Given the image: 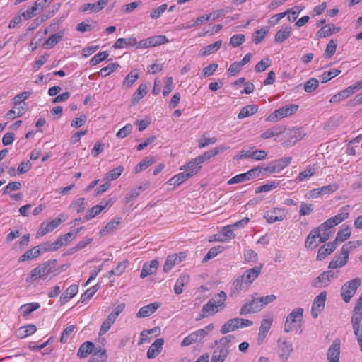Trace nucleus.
<instances>
[{
	"instance_id": "1",
	"label": "nucleus",
	"mask_w": 362,
	"mask_h": 362,
	"mask_svg": "<svg viewBox=\"0 0 362 362\" xmlns=\"http://www.w3.org/2000/svg\"><path fill=\"white\" fill-rule=\"evenodd\" d=\"M56 262L55 259H50L40 264L31 271L30 275L26 279V281H33L47 275L55 267Z\"/></svg>"
},
{
	"instance_id": "2",
	"label": "nucleus",
	"mask_w": 362,
	"mask_h": 362,
	"mask_svg": "<svg viewBox=\"0 0 362 362\" xmlns=\"http://www.w3.org/2000/svg\"><path fill=\"white\" fill-rule=\"evenodd\" d=\"M253 322L247 319L233 318L225 322L221 328V333L225 334L228 332L235 331L238 328H243L252 326Z\"/></svg>"
},
{
	"instance_id": "3",
	"label": "nucleus",
	"mask_w": 362,
	"mask_h": 362,
	"mask_svg": "<svg viewBox=\"0 0 362 362\" xmlns=\"http://www.w3.org/2000/svg\"><path fill=\"white\" fill-rule=\"evenodd\" d=\"M361 279L355 278L349 281L346 282L341 288V296L342 299L348 303L356 293L358 288L361 285Z\"/></svg>"
},
{
	"instance_id": "4",
	"label": "nucleus",
	"mask_w": 362,
	"mask_h": 362,
	"mask_svg": "<svg viewBox=\"0 0 362 362\" xmlns=\"http://www.w3.org/2000/svg\"><path fill=\"white\" fill-rule=\"evenodd\" d=\"M303 317V309L301 308H297L293 310V311L288 315L286 317L284 330L285 332L288 333L293 330L295 327L294 324L300 322Z\"/></svg>"
},
{
	"instance_id": "5",
	"label": "nucleus",
	"mask_w": 362,
	"mask_h": 362,
	"mask_svg": "<svg viewBox=\"0 0 362 362\" xmlns=\"http://www.w3.org/2000/svg\"><path fill=\"white\" fill-rule=\"evenodd\" d=\"M298 109V105L295 104H290L282 107L276 110H275L272 114H271L268 117V121H274V119H280L294 114Z\"/></svg>"
},
{
	"instance_id": "6",
	"label": "nucleus",
	"mask_w": 362,
	"mask_h": 362,
	"mask_svg": "<svg viewBox=\"0 0 362 362\" xmlns=\"http://www.w3.org/2000/svg\"><path fill=\"white\" fill-rule=\"evenodd\" d=\"M335 272L329 270L322 272L317 278L313 280L311 285L315 288L326 287L332 279L336 278Z\"/></svg>"
},
{
	"instance_id": "7",
	"label": "nucleus",
	"mask_w": 362,
	"mask_h": 362,
	"mask_svg": "<svg viewBox=\"0 0 362 362\" xmlns=\"http://www.w3.org/2000/svg\"><path fill=\"white\" fill-rule=\"evenodd\" d=\"M277 346L279 357L283 362L286 361L293 351L292 344L280 337L277 341Z\"/></svg>"
},
{
	"instance_id": "8",
	"label": "nucleus",
	"mask_w": 362,
	"mask_h": 362,
	"mask_svg": "<svg viewBox=\"0 0 362 362\" xmlns=\"http://www.w3.org/2000/svg\"><path fill=\"white\" fill-rule=\"evenodd\" d=\"M326 298L327 292L322 291L314 298L311 308V314L314 318H317L319 313L323 310Z\"/></svg>"
},
{
	"instance_id": "9",
	"label": "nucleus",
	"mask_w": 362,
	"mask_h": 362,
	"mask_svg": "<svg viewBox=\"0 0 362 362\" xmlns=\"http://www.w3.org/2000/svg\"><path fill=\"white\" fill-rule=\"evenodd\" d=\"M64 221L63 215H59L57 218H54L49 223H42L37 233V236H43L49 232L52 231L58 227L62 222Z\"/></svg>"
},
{
	"instance_id": "10",
	"label": "nucleus",
	"mask_w": 362,
	"mask_h": 362,
	"mask_svg": "<svg viewBox=\"0 0 362 362\" xmlns=\"http://www.w3.org/2000/svg\"><path fill=\"white\" fill-rule=\"evenodd\" d=\"M260 171L261 169L259 168H252L248 170L247 173H241L234 176L228 181V184L233 185L249 180L252 178L257 177L260 173Z\"/></svg>"
},
{
	"instance_id": "11",
	"label": "nucleus",
	"mask_w": 362,
	"mask_h": 362,
	"mask_svg": "<svg viewBox=\"0 0 362 362\" xmlns=\"http://www.w3.org/2000/svg\"><path fill=\"white\" fill-rule=\"evenodd\" d=\"M349 207V205H346L345 206H343L341 209V212L338 214L337 215L329 218L327 221L324 222L323 226L322 228L325 227H332L334 228L335 226L341 223L344 220L349 218V214L346 211L348 208Z\"/></svg>"
},
{
	"instance_id": "12",
	"label": "nucleus",
	"mask_w": 362,
	"mask_h": 362,
	"mask_svg": "<svg viewBox=\"0 0 362 362\" xmlns=\"http://www.w3.org/2000/svg\"><path fill=\"white\" fill-rule=\"evenodd\" d=\"M262 309V303L259 298H253L250 301L245 303L240 310V315H246L249 313H255Z\"/></svg>"
},
{
	"instance_id": "13",
	"label": "nucleus",
	"mask_w": 362,
	"mask_h": 362,
	"mask_svg": "<svg viewBox=\"0 0 362 362\" xmlns=\"http://www.w3.org/2000/svg\"><path fill=\"white\" fill-rule=\"evenodd\" d=\"M286 216L284 209L275 208L273 210L268 211L264 214V218L269 223L283 221Z\"/></svg>"
},
{
	"instance_id": "14",
	"label": "nucleus",
	"mask_w": 362,
	"mask_h": 362,
	"mask_svg": "<svg viewBox=\"0 0 362 362\" xmlns=\"http://www.w3.org/2000/svg\"><path fill=\"white\" fill-rule=\"evenodd\" d=\"M262 267L256 266L252 269L246 270L243 275L241 279L245 284V287L247 288L250 284L255 280L261 273Z\"/></svg>"
},
{
	"instance_id": "15",
	"label": "nucleus",
	"mask_w": 362,
	"mask_h": 362,
	"mask_svg": "<svg viewBox=\"0 0 362 362\" xmlns=\"http://www.w3.org/2000/svg\"><path fill=\"white\" fill-rule=\"evenodd\" d=\"M340 355V344L338 339L334 341L327 351L329 362H339Z\"/></svg>"
},
{
	"instance_id": "16",
	"label": "nucleus",
	"mask_w": 362,
	"mask_h": 362,
	"mask_svg": "<svg viewBox=\"0 0 362 362\" xmlns=\"http://www.w3.org/2000/svg\"><path fill=\"white\" fill-rule=\"evenodd\" d=\"M184 257L185 255L182 252L180 254V256H178L177 254L169 255L167 257L165 262L164 264L163 271L165 272H170L173 267L180 263L182 260V258Z\"/></svg>"
},
{
	"instance_id": "17",
	"label": "nucleus",
	"mask_w": 362,
	"mask_h": 362,
	"mask_svg": "<svg viewBox=\"0 0 362 362\" xmlns=\"http://www.w3.org/2000/svg\"><path fill=\"white\" fill-rule=\"evenodd\" d=\"M288 141L285 143L286 146L293 145L297 141L301 140L305 134L300 129H292L287 133Z\"/></svg>"
},
{
	"instance_id": "18",
	"label": "nucleus",
	"mask_w": 362,
	"mask_h": 362,
	"mask_svg": "<svg viewBox=\"0 0 362 362\" xmlns=\"http://www.w3.org/2000/svg\"><path fill=\"white\" fill-rule=\"evenodd\" d=\"M164 340L157 339L149 347L147 351V357L150 359L156 358L162 351Z\"/></svg>"
},
{
	"instance_id": "19",
	"label": "nucleus",
	"mask_w": 362,
	"mask_h": 362,
	"mask_svg": "<svg viewBox=\"0 0 362 362\" xmlns=\"http://www.w3.org/2000/svg\"><path fill=\"white\" fill-rule=\"evenodd\" d=\"M337 248V243L333 241L321 246L317 252V259L322 261L328 255L333 252Z\"/></svg>"
},
{
	"instance_id": "20",
	"label": "nucleus",
	"mask_w": 362,
	"mask_h": 362,
	"mask_svg": "<svg viewBox=\"0 0 362 362\" xmlns=\"http://www.w3.org/2000/svg\"><path fill=\"white\" fill-rule=\"evenodd\" d=\"M159 266V262L156 259H153L150 262V263L146 262L142 267L140 277L141 279H144L146 276L153 274L157 270Z\"/></svg>"
},
{
	"instance_id": "21",
	"label": "nucleus",
	"mask_w": 362,
	"mask_h": 362,
	"mask_svg": "<svg viewBox=\"0 0 362 362\" xmlns=\"http://www.w3.org/2000/svg\"><path fill=\"white\" fill-rule=\"evenodd\" d=\"M341 30V27H336L334 24H327L322 27L317 32V36L320 38H325L332 35L333 33Z\"/></svg>"
},
{
	"instance_id": "22",
	"label": "nucleus",
	"mask_w": 362,
	"mask_h": 362,
	"mask_svg": "<svg viewBox=\"0 0 362 362\" xmlns=\"http://www.w3.org/2000/svg\"><path fill=\"white\" fill-rule=\"evenodd\" d=\"M160 306V304L157 302L146 305L139 309L136 316L139 318L148 317L151 315Z\"/></svg>"
},
{
	"instance_id": "23",
	"label": "nucleus",
	"mask_w": 362,
	"mask_h": 362,
	"mask_svg": "<svg viewBox=\"0 0 362 362\" xmlns=\"http://www.w3.org/2000/svg\"><path fill=\"white\" fill-rule=\"evenodd\" d=\"M222 310L223 309H221L220 306H218L217 304L213 303L209 300L207 303L203 305L202 308L201 317L204 318L209 315H213Z\"/></svg>"
},
{
	"instance_id": "24",
	"label": "nucleus",
	"mask_w": 362,
	"mask_h": 362,
	"mask_svg": "<svg viewBox=\"0 0 362 362\" xmlns=\"http://www.w3.org/2000/svg\"><path fill=\"white\" fill-rule=\"evenodd\" d=\"M78 287L76 284L71 285L60 296V303L62 305L67 303L71 298L75 296L78 292Z\"/></svg>"
},
{
	"instance_id": "25",
	"label": "nucleus",
	"mask_w": 362,
	"mask_h": 362,
	"mask_svg": "<svg viewBox=\"0 0 362 362\" xmlns=\"http://www.w3.org/2000/svg\"><path fill=\"white\" fill-rule=\"evenodd\" d=\"M235 236V235L233 233V230L230 228L229 225H228L222 228L221 235H214V240L219 242H225L228 239L234 238Z\"/></svg>"
},
{
	"instance_id": "26",
	"label": "nucleus",
	"mask_w": 362,
	"mask_h": 362,
	"mask_svg": "<svg viewBox=\"0 0 362 362\" xmlns=\"http://www.w3.org/2000/svg\"><path fill=\"white\" fill-rule=\"evenodd\" d=\"M319 231L318 229H313L309 235H308L305 245L308 248L314 249L315 248L318 244L320 243L319 241L317 242V238H319Z\"/></svg>"
},
{
	"instance_id": "27",
	"label": "nucleus",
	"mask_w": 362,
	"mask_h": 362,
	"mask_svg": "<svg viewBox=\"0 0 362 362\" xmlns=\"http://www.w3.org/2000/svg\"><path fill=\"white\" fill-rule=\"evenodd\" d=\"M64 35V30H60L58 33L52 35L44 43L46 49H50L61 41Z\"/></svg>"
},
{
	"instance_id": "28",
	"label": "nucleus",
	"mask_w": 362,
	"mask_h": 362,
	"mask_svg": "<svg viewBox=\"0 0 362 362\" xmlns=\"http://www.w3.org/2000/svg\"><path fill=\"white\" fill-rule=\"evenodd\" d=\"M201 162L197 160V158L190 160L185 166V172L191 177L197 174L202 168Z\"/></svg>"
},
{
	"instance_id": "29",
	"label": "nucleus",
	"mask_w": 362,
	"mask_h": 362,
	"mask_svg": "<svg viewBox=\"0 0 362 362\" xmlns=\"http://www.w3.org/2000/svg\"><path fill=\"white\" fill-rule=\"evenodd\" d=\"M221 45V40L216 41L215 42L209 45L206 47L202 49L199 52V55L202 57H204L215 53L220 49Z\"/></svg>"
},
{
	"instance_id": "30",
	"label": "nucleus",
	"mask_w": 362,
	"mask_h": 362,
	"mask_svg": "<svg viewBox=\"0 0 362 362\" xmlns=\"http://www.w3.org/2000/svg\"><path fill=\"white\" fill-rule=\"evenodd\" d=\"M349 258L345 255H339L334 257L328 265L329 269H337L344 267L348 262Z\"/></svg>"
},
{
	"instance_id": "31",
	"label": "nucleus",
	"mask_w": 362,
	"mask_h": 362,
	"mask_svg": "<svg viewBox=\"0 0 362 362\" xmlns=\"http://www.w3.org/2000/svg\"><path fill=\"white\" fill-rule=\"evenodd\" d=\"M230 350L216 348L212 354L211 362H223L229 354Z\"/></svg>"
},
{
	"instance_id": "32",
	"label": "nucleus",
	"mask_w": 362,
	"mask_h": 362,
	"mask_svg": "<svg viewBox=\"0 0 362 362\" xmlns=\"http://www.w3.org/2000/svg\"><path fill=\"white\" fill-rule=\"evenodd\" d=\"M94 346V344L90 341L83 343L78 351V356L81 358H86L88 354L93 351Z\"/></svg>"
},
{
	"instance_id": "33",
	"label": "nucleus",
	"mask_w": 362,
	"mask_h": 362,
	"mask_svg": "<svg viewBox=\"0 0 362 362\" xmlns=\"http://www.w3.org/2000/svg\"><path fill=\"white\" fill-rule=\"evenodd\" d=\"M136 43V40L134 37L129 38H119L113 45L112 47L115 49H121L123 48L124 45L133 47Z\"/></svg>"
},
{
	"instance_id": "34",
	"label": "nucleus",
	"mask_w": 362,
	"mask_h": 362,
	"mask_svg": "<svg viewBox=\"0 0 362 362\" xmlns=\"http://www.w3.org/2000/svg\"><path fill=\"white\" fill-rule=\"evenodd\" d=\"M257 110H258V107L257 105H246L240 110V111L238 115V118L243 119L245 117L251 116V115H254L255 113H256L257 112Z\"/></svg>"
},
{
	"instance_id": "35",
	"label": "nucleus",
	"mask_w": 362,
	"mask_h": 362,
	"mask_svg": "<svg viewBox=\"0 0 362 362\" xmlns=\"http://www.w3.org/2000/svg\"><path fill=\"white\" fill-rule=\"evenodd\" d=\"M291 27L286 26V28L278 30L274 37L275 42H282L286 40L291 35Z\"/></svg>"
},
{
	"instance_id": "36",
	"label": "nucleus",
	"mask_w": 362,
	"mask_h": 362,
	"mask_svg": "<svg viewBox=\"0 0 362 362\" xmlns=\"http://www.w3.org/2000/svg\"><path fill=\"white\" fill-rule=\"evenodd\" d=\"M324 223L320 224L317 228H315V229H318L319 231V243H325L331 236L332 232L331 229L332 227H323Z\"/></svg>"
},
{
	"instance_id": "37",
	"label": "nucleus",
	"mask_w": 362,
	"mask_h": 362,
	"mask_svg": "<svg viewBox=\"0 0 362 362\" xmlns=\"http://www.w3.org/2000/svg\"><path fill=\"white\" fill-rule=\"evenodd\" d=\"M284 129H285V128L281 126L273 127L267 129V131H265L262 134V138L264 139H267L272 138L274 136L279 135L284 132Z\"/></svg>"
},
{
	"instance_id": "38",
	"label": "nucleus",
	"mask_w": 362,
	"mask_h": 362,
	"mask_svg": "<svg viewBox=\"0 0 362 362\" xmlns=\"http://www.w3.org/2000/svg\"><path fill=\"white\" fill-rule=\"evenodd\" d=\"M155 161H156V159L153 156L146 157L144 159L141 160L138 165H136V167L134 168L135 173H138L146 169L148 167H149L153 163H154Z\"/></svg>"
},
{
	"instance_id": "39",
	"label": "nucleus",
	"mask_w": 362,
	"mask_h": 362,
	"mask_svg": "<svg viewBox=\"0 0 362 362\" xmlns=\"http://www.w3.org/2000/svg\"><path fill=\"white\" fill-rule=\"evenodd\" d=\"M147 86L146 84H141L137 90L134 92L132 102L135 104L138 103L141 99H142L144 95L147 93Z\"/></svg>"
},
{
	"instance_id": "40",
	"label": "nucleus",
	"mask_w": 362,
	"mask_h": 362,
	"mask_svg": "<svg viewBox=\"0 0 362 362\" xmlns=\"http://www.w3.org/2000/svg\"><path fill=\"white\" fill-rule=\"evenodd\" d=\"M245 286L241 278L236 279L232 284L230 296H237Z\"/></svg>"
},
{
	"instance_id": "41",
	"label": "nucleus",
	"mask_w": 362,
	"mask_h": 362,
	"mask_svg": "<svg viewBox=\"0 0 362 362\" xmlns=\"http://www.w3.org/2000/svg\"><path fill=\"white\" fill-rule=\"evenodd\" d=\"M121 219L122 218L119 217L113 218L110 222H109L105 226V227L103 230H100V234L102 235H105L107 233L112 232L120 223Z\"/></svg>"
},
{
	"instance_id": "42",
	"label": "nucleus",
	"mask_w": 362,
	"mask_h": 362,
	"mask_svg": "<svg viewBox=\"0 0 362 362\" xmlns=\"http://www.w3.org/2000/svg\"><path fill=\"white\" fill-rule=\"evenodd\" d=\"M116 319L117 318H115L113 315L110 314L103 322L99 334L101 336L105 334L110 329L111 326L115 323Z\"/></svg>"
},
{
	"instance_id": "43",
	"label": "nucleus",
	"mask_w": 362,
	"mask_h": 362,
	"mask_svg": "<svg viewBox=\"0 0 362 362\" xmlns=\"http://www.w3.org/2000/svg\"><path fill=\"white\" fill-rule=\"evenodd\" d=\"M107 355L105 350L99 349L95 351L88 362H106Z\"/></svg>"
},
{
	"instance_id": "44",
	"label": "nucleus",
	"mask_w": 362,
	"mask_h": 362,
	"mask_svg": "<svg viewBox=\"0 0 362 362\" xmlns=\"http://www.w3.org/2000/svg\"><path fill=\"white\" fill-rule=\"evenodd\" d=\"M189 281V276L187 275H182L177 280L174 286V291L176 294H181L183 291L182 287Z\"/></svg>"
},
{
	"instance_id": "45",
	"label": "nucleus",
	"mask_w": 362,
	"mask_h": 362,
	"mask_svg": "<svg viewBox=\"0 0 362 362\" xmlns=\"http://www.w3.org/2000/svg\"><path fill=\"white\" fill-rule=\"evenodd\" d=\"M40 250L37 247H34L30 250H28L25 254H23L19 259V262H25L27 260L33 259L37 257L40 255Z\"/></svg>"
},
{
	"instance_id": "46",
	"label": "nucleus",
	"mask_w": 362,
	"mask_h": 362,
	"mask_svg": "<svg viewBox=\"0 0 362 362\" xmlns=\"http://www.w3.org/2000/svg\"><path fill=\"white\" fill-rule=\"evenodd\" d=\"M40 307V305L38 303H30L21 305L20 310L22 312L23 315L25 317L30 314L32 312L38 309Z\"/></svg>"
},
{
	"instance_id": "47",
	"label": "nucleus",
	"mask_w": 362,
	"mask_h": 362,
	"mask_svg": "<svg viewBox=\"0 0 362 362\" xmlns=\"http://www.w3.org/2000/svg\"><path fill=\"white\" fill-rule=\"evenodd\" d=\"M351 235V228L349 226H346L339 230L337 234L334 242H344L347 240Z\"/></svg>"
},
{
	"instance_id": "48",
	"label": "nucleus",
	"mask_w": 362,
	"mask_h": 362,
	"mask_svg": "<svg viewBox=\"0 0 362 362\" xmlns=\"http://www.w3.org/2000/svg\"><path fill=\"white\" fill-rule=\"evenodd\" d=\"M362 320V308L354 307L351 316V323L352 327L361 325Z\"/></svg>"
},
{
	"instance_id": "49",
	"label": "nucleus",
	"mask_w": 362,
	"mask_h": 362,
	"mask_svg": "<svg viewBox=\"0 0 362 362\" xmlns=\"http://www.w3.org/2000/svg\"><path fill=\"white\" fill-rule=\"evenodd\" d=\"M226 297V293L222 291L215 294L210 300L220 306L221 309H224Z\"/></svg>"
},
{
	"instance_id": "50",
	"label": "nucleus",
	"mask_w": 362,
	"mask_h": 362,
	"mask_svg": "<svg viewBox=\"0 0 362 362\" xmlns=\"http://www.w3.org/2000/svg\"><path fill=\"white\" fill-rule=\"evenodd\" d=\"M189 177H190L186 172H182L173 177L169 182L170 185L178 186Z\"/></svg>"
},
{
	"instance_id": "51",
	"label": "nucleus",
	"mask_w": 362,
	"mask_h": 362,
	"mask_svg": "<svg viewBox=\"0 0 362 362\" xmlns=\"http://www.w3.org/2000/svg\"><path fill=\"white\" fill-rule=\"evenodd\" d=\"M37 330V327L34 325H28V326L22 327L18 330V336L21 338L29 336L35 333Z\"/></svg>"
},
{
	"instance_id": "52",
	"label": "nucleus",
	"mask_w": 362,
	"mask_h": 362,
	"mask_svg": "<svg viewBox=\"0 0 362 362\" xmlns=\"http://www.w3.org/2000/svg\"><path fill=\"white\" fill-rule=\"evenodd\" d=\"M304 6L302 5L295 6L291 9L287 10L286 12H288V19L289 21H294L298 18V15L304 9Z\"/></svg>"
},
{
	"instance_id": "53",
	"label": "nucleus",
	"mask_w": 362,
	"mask_h": 362,
	"mask_svg": "<svg viewBox=\"0 0 362 362\" xmlns=\"http://www.w3.org/2000/svg\"><path fill=\"white\" fill-rule=\"evenodd\" d=\"M138 78H139L138 71L137 70L132 71L125 77V78L123 81V85L127 87H130L134 83V82L137 80Z\"/></svg>"
},
{
	"instance_id": "54",
	"label": "nucleus",
	"mask_w": 362,
	"mask_h": 362,
	"mask_svg": "<svg viewBox=\"0 0 362 362\" xmlns=\"http://www.w3.org/2000/svg\"><path fill=\"white\" fill-rule=\"evenodd\" d=\"M278 185L279 182H276L275 181H269L267 183L257 187L255 189V193L259 194L262 192H269L273 189L276 188Z\"/></svg>"
},
{
	"instance_id": "55",
	"label": "nucleus",
	"mask_w": 362,
	"mask_h": 362,
	"mask_svg": "<svg viewBox=\"0 0 362 362\" xmlns=\"http://www.w3.org/2000/svg\"><path fill=\"white\" fill-rule=\"evenodd\" d=\"M24 114V108L22 107L16 106L12 110H9L6 115L7 119H13L16 117H19Z\"/></svg>"
},
{
	"instance_id": "56",
	"label": "nucleus",
	"mask_w": 362,
	"mask_h": 362,
	"mask_svg": "<svg viewBox=\"0 0 362 362\" xmlns=\"http://www.w3.org/2000/svg\"><path fill=\"white\" fill-rule=\"evenodd\" d=\"M269 30L267 28H263L259 30H257L253 33V42L255 44L258 45L262 42V40L265 37Z\"/></svg>"
},
{
	"instance_id": "57",
	"label": "nucleus",
	"mask_w": 362,
	"mask_h": 362,
	"mask_svg": "<svg viewBox=\"0 0 362 362\" xmlns=\"http://www.w3.org/2000/svg\"><path fill=\"white\" fill-rule=\"evenodd\" d=\"M337 47V42L336 40H331L327 44L325 51V56L326 58L332 57L336 52Z\"/></svg>"
},
{
	"instance_id": "58",
	"label": "nucleus",
	"mask_w": 362,
	"mask_h": 362,
	"mask_svg": "<svg viewBox=\"0 0 362 362\" xmlns=\"http://www.w3.org/2000/svg\"><path fill=\"white\" fill-rule=\"evenodd\" d=\"M149 38V42L151 47H156L158 45H161L164 43H166L168 42V38L165 35H156L153 36Z\"/></svg>"
},
{
	"instance_id": "59",
	"label": "nucleus",
	"mask_w": 362,
	"mask_h": 362,
	"mask_svg": "<svg viewBox=\"0 0 362 362\" xmlns=\"http://www.w3.org/2000/svg\"><path fill=\"white\" fill-rule=\"evenodd\" d=\"M234 339V336L228 335L222 337L219 341H216L215 344H218L219 343V346L218 348L224 349L229 350V344Z\"/></svg>"
},
{
	"instance_id": "60",
	"label": "nucleus",
	"mask_w": 362,
	"mask_h": 362,
	"mask_svg": "<svg viewBox=\"0 0 362 362\" xmlns=\"http://www.w3.org/2000/svg\"><path fill=\"white\" fill-rule=\"evenodd\" d=\"M109 56V53L107 51L100 52L95 54L89 62L91 66H95L103 60L106 59Z\"/></svg>"
},
{
	"instance_id": "61",
	"label": "nucleus",
	"mask_w": 362,
	"mask_h": 362,
	"mask_svg": "<svg viewBox=\"0 0 362 362\" xmlns=\"http://www.w3.org/2000/svg\"><path fill=\"white\" fill-rule=\"evenodd\" d=\"M123 170H124V167H122V166L117 167L106 174L105 179L107 180H115L120 176V175Z\"/></svg>"
},
{
	"instance_id": "62",
	"label": "nucleus",
	"mask_w": 362,
	"mask_h": 362,
	"mask_svg": "<svg viewBox=\"0 0 362 362\" xmlns=\"http://www.w3.org/2000/svg\"><path fill=\"white\" fill-rule=\"evenodd\" d=\"M99 286L96 285L91 288H88L83 294H82L81 297V300L82 303H85L88 301L96 293V291L99 289Z\"/></svg>"
},
{
	"instance_id": "63",
	"label": "nucleus",
	"mask_w": 362,
	"mask_h": 362,
	"mask_svg": "<svg viewBox=\"0 0 362 362\" xmlns=\"http://www.w3.org/2000/svg\"><path fill=\"white\" fill-rule=\"evenodd\" d=\"M319 86V82L316 78H312L307 81L304 84V90L307 93H312Z\"/></svg>"
},
{
	"instance_id": "64",
	"label": "nucleus",
	"mask_w": 362,
	"mask_h": 362,
	"mask_svg": "<svg viewBox=\"0 0 362 362\" xmlns=\"http://www.w3.org/2000/svg\"><path fill=\"white\" fill-rule=\"evenodd\" d=\"M245 40V35L243 34H236L230 37L229 45L233 47H237L242 45Z\"/></svg>"
}]
</instances>
